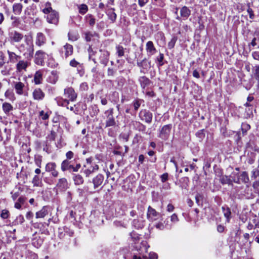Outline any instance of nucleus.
<instances>
[{"label":"nucleus","instance_id":"nucleus-19","mask_svg":"<svg viewBox=\"0 0 259 259\" xmlns=\"http://www.w3.org/2000/svg\"><path fill=\"white\" fill-rule=\"evenodd\" d=\"M62 54H64L65 57L67 58L73 54V48L71 45L66 44L61 49Z\"/></svg>","mask_w":259,"mask_h":259},{"label":"nucleus","instance_id":"nucleus-21","mask_svg":"<svg viewBox=\"0 0 259 259\" xmlns=\"http://www.w3.org/2000/svg\"><path fill=\"white\" fill-rule=\"evenodd\" d=\"M222 212L226 218V222L229 223L231 219L232 218V213L231 209L226 205L222 207Z\"/></svg>","mask_w":259,"mask_h":259},{"label":"nucleus","instance_id":"nucleus-23","mask_svg":"<svg viewBox=\"0 0 259 259\" xmlns=\"http://www.w3.org/2000/svg\"><path fill=\"white\" fill-rule=\"evenodd\" d=\"M191 11L186 6H183L180 9V16L183 20H185L190 16Z\"/></svg>","mask_w":259,"mask_h":259},{"label":"nucleus","instance_id":"nucleus-52","mask_svg":"<svg viewBox=\"0 0 259 259\" xmlns=\"http://www.w3.org/2000/svg\"><path fill=\"white\" fill-rule=\"evenodd\" d=\"M109 19L112 22H114L116 19L117 15L114 12H111L108 14Z\"/></svg>","mask_w":259,"mask_h":259},{"label":"nucleus","instance_id":"nucleus-37","mask_svg":"<svg viewBox=\"0 0 259 259\" xmlns=\"http://www.w3.org/2000/svg\"><path fill=\"white\" fill-rule=\"evenodd\" d=\"M73 179L75 184L77 185L82 184L84 182L82 177L80 175H75Z\"/></svg>","mask_w":259,"mask_h":259},{"label":"nucleus","instance_id":"nucleus-12","mask_svg":"<svg viewBox=\"0 0 259 259\" xmlns=\"http://www.w3.org/2000/svg\"><path fill=\"white\" fill-rule=\"evenodd\" d=\"M242 195L247 199H252L256 196L254 191H253V189L249 185L245 186Z\"/></svg>","mask_w":259,"mask_h":259},{"label":"nucleus","instance_id":"nucleus-5","mask_svg":"<svg viewBox=\"0 0 259 259\" xmlns=\"http://www.w3.org/2000/svg\"><path fill=\"white\" fill-rule=\"evenodd\" d=\"M172 125L170 124L163 126L159 131L158 137L163 140H167L170 135Z\"/></svg>","mask_w":259,"mask_h":259},{"label":"nucleus","instance_id":"nucleus-7","mask_svg":"<svg viewBox=\"0 0 259 259\" xmlns=\"http://www.w3.org/2000/svg\"><path fill=\"white\" fill-rule=\"evenodd\" d=\"M105 113H108V115L107 116V119L106 121V127L115 125L116 121L113 115V109L111 108L109 110L106 111Z\"/></svg>","mask_w":259,"mask_h":259},{"label":"nucleus","instance_id":"nucleus-35","mask_svg":"<svg viewBox=\"0 0 259 259\" xmlns=\"http://www.w3.org/2000/svg\"><path fill=\"white\" fill-rule=\"evenodd\" d=\"M220 182L223 185H232V182H233V181L232 179H231L230 178H229L228 176L226 175H223L220 177Z\"/></svg>","mask_w":259,"mask_h":259},{"label":"nucleus","instance_id":"nucleus-6","mask_svg":"<svg viewBox=\"0 0 259 259\" xmlns=\"http://www.w3.org/2000/svg\"><path fill=\"white\" fill-rule=\"evenodd\" d=\"M64 94L69 101L74 102L76 100L77 94L72 87H67L64 89Z\"/></svg>","mask_w":259,"mask_h":259},{"label":"nucleus","instance_id":"nucleus-25","mask_svg":"<svg viewBox=\"0 0 259 259\" xmlns=\"http://www.w3.org/2000/svg\"><path fill=\"white\" fill-rule=\"evenodd\" d=\"M146 50L149 55H153L156 52V48L152 41H148L146 45Z\"/></svg>","mask_w":259,"mask_h":259},{"label":"nucleus","instance_id":"nucleus-3","mask_svg":"<svg viewBox=\"0 0 259 259\" xmlns=\"http://www.w3.org/2000/svg\"><path fill=\"white\" fill-rule=\"evenodd\" d=\"M87 163L84 165L85 169L83 172L87 177H89L91 174L97 171L99 166L95 163H93L91 158H87Z\"/></svg>","mask_w":259,"mask_h":259},{"label":"nucleus","instance_id":"nucleus-13","mask_svg":"<svg viewBox=\"0 0 259 259\" xmlns=\"http://www.w3.org/2000/svg\"><path fill=\"white\" fill-rule=\"evenodd\" d=\"M57 165L55 162H49L46 165V171L51 172V175L55 178L59 175L58 171L56 170Z\"/></svg>","mask_w":259,"mask_h":259},{"label":"nucleus","instance_id":"nucleus-11","mask_svg":"<svg viewBox=\"0 0 259 259\" xmlns=\"http://www.w3.org/2000/svg\"><path fill=\"white\" fill-rule=\"evenodd\" d=\"M160 214L157 212L155 209L151 206L148 208L147 213V219L150 221H154L157 220L160 217Z\"/></svg>","mask_w":259,"mask_h":259},{"label":"nucleus","instance_id":"nucleus-24","mask_svg":"<svg viewBox=\"0 0 259 259\" xmlns=\"http://www.w3.org/2000/svg\"><path fill=\"white\" fill-rule=\"evenodd\" d=\"M42 74L43 72L41 70H39L35 73L33 77V82L35 84H39L42 83L43 79Z\"/></svg>","mask_w":259,"mask_h":259},{"label":"nucleus","instance_id":"nucleus-51","mask_svg":"<svg viewBox=\"0 0 259 259\" xmlns=\"http://www.w3.org/2000/svg\"><path fill=\"white\" fill-rule=\"evenodd\" d=\"M253 72L255 78L259 80V65H255L254 66Z\"/></svg>","mask_w":259,"mask_h":259},{"label":"nucleus","instance_id":"nucleus-38","mask_svg":"<svg viewBox=\"0 0 259 259\" xmlns=\"http://www.w3.org/2000/svg\"><path fill=\"white\" fill-rule=\"evenodd\" d=\"M11 19L12 20V25L13 27H18L21 24L20 20L19 17L11 16Z\"/></svg>","mask_w":259,"mask_h":259},{"label":"nucleus","instance_id":"nucleus-8","mask_svg":"<svg viewBox=\"0 0 259 259\" xmlns=\"http://www.w3.org/2000/svg\"><path fill=\"white\" fill-rule=\"evenodd\" d=\"M29 60L27 59L26 60H19L16 65L17 72H22L26 71L27 68L30 65Z\"/></svg>","mask_w":259,"mask_h":259},{"label":"nucleus","instance_id":"nucleus-39","mask_svg":"<svg viewBox=\"0 0 259 259\" xmlns=\"http://www.w3.org/2000/svg\"><path fill=\"white\" fill-rule=\"evenodd\" d=\"M155 227L159 230H163L164 228L170 229L171 228V225L166 223L165 225L163 223L159 222L155 225Z\"/></svg>","mask_w":259,"mask_h":259},{"label":"nucleus","instance_id":"nucleus-59","mask_svg":"<svg viewBox=\"0 0 259 259\" xmlns=\"http://www.w3.org/2000/svg\"><path fill=\"white\" fill-rule=\"evenodd\" d=\"M168 179V174L165 172L160 176V180L162 183L165 182Z\"/></svg>","mask_w":259,"mask_h":259},{"label":"nucleus","instance_id":"nucleus-14","mask_svg":"<svg viewBox=\"0 0 259 259\" xmlns=\"http://www.w3.org/2000/svg\"><path fill=\"white\" fill-rule=\"evenodd\" d=\"M110 53L106 50H100L99 60L101 64L106 66L108 63Z\"/></svg>","mask_w":259,"mask_h":259},{"label":"nucleus","instance_id":"nucleus-9","mask_svg":"<svg viewBox=\"0 0 259 259\" xmlns=\"http://www.w3.org/2000/svg\"><path fill=\"white\" fill-rule=\"evenodd\" d=\"M13 86L17 95H25V94H24V90L25 88L24 83L21 81H14L13 82ZM26 95H27V93Z\"/></svg>","mask_w":259,"mask_h":259},{"label":"nucleus","instance_id":"nucleus-16","mask_svg":"<svg viewBox=\"0 0 259 259\" xmlns=\"http://www.w3.org/2000/svg\"><path fill=\"white\" fill-rule=\"evenodd\" d=\"M59 14L56 11H52L50 14L48 15L47 20L49 23L57 25L59 22Z\"/></svg>","mask_w":259,"mask_h":259},{"label":"nucleus","instance_id":"nucleus-36","mask_svg":"<svg viewBox=\"0 0 259 259\" xmlns=\"http://www.w3.org/2000/svg\"><path fill=\"white\" fill-rule=\"evenodd\" d=\"M32 183L34 187H40L42 184L41 178L37 175H35L32 179Z\"/></svg>","mask_w":259,"mask_h":259},{"label":"nucleus","instance_id":"nucleus-29","mask_svg":"<svg viewBox=\"0 0 259 259\" xmlns=\"http://www.w3.org/2000/svg\"><path fill=\"white\" fill-rule=\"evenodd\" d=\"M55 101L58 106L66 107L67 108H69L68 105L69 104V100L67 99H63L62 97H57L55 99Z\"/></svg>","mask_w":259,"mask_h":259},{"label":"nucleus","instance_id":"nucleus-42","mask_svg":"<svg viewBox=\"0 0 259 259\" xmlns=\"http://www.w3.org/2000/svg\"><path fill=\"white\" fill-rule=\"evenodd\" d=\"M116 54L119 57H121L124 55V49L121 46L118 45L116 47Z\"/></svg>","mask_w":259,"mask_h":259},{"label":"nucleus","instance_id":"nucleus-10","mask_svg":"<svg viewBox=\"0 0 259 259\" xmlns=\"http://www.w3.org/2000/svg\"><path fill=\"white\" fill-rule=\"evenodd\" d=\"M139 116L141 120H144L146 123H150L152 120V113L149 111L142 110L139 113Z\"/></svg>","mask_w":259,"mask_h":259},{"label":"nucleus","instance_id":"nucleus-40","mask_svg":"<svg viewBox=\"0 0 259 259\" xmlns=\"http://www.w3.org/2000/svg\"><path fill=\"white\" fill-rule=\"evenodd\" d=\"M68 39L69 40L74 41L78 39V34L76 32L69 31L68 33Z\"/></svg>","mask_w":259,"mask_h":259},{"label":"nucleus","instance_id":"nucleus-18","mask_svg":"<svg viewBox=\"0 0 259 259\" xmlns=\"http://www.w3.org/2000/svg\"><path fill=\"white\" fill-rule=\"evenodd\" d=\"M45 53L42 51H38L35 53L34 62L38 65H42L44 62Z\"/></svg>","mask_w":259,"mask_h":259},{"label":"nucleus","instance_id":"nucleus-47","mask_svg":"<svg viewBox=\"0 0 259 259\" xmlns=\"http://www.w3.org/2000/svg\"><path fill=\"white\" fill-rule=\"evenodd\" d=\"M89 89V85L88 84L85 82H82L79 86V90L80 91L83 92V91H87Z\"/></svg>","mask_w":259,"mask_h":259},{"label":"nucleus","instance_id":"nucleus-34","mask_svg":"<svg viewBox=\"0 0 259 259\" xmlns=\"http://www.w3.org/2000/svg\"><path fill=\"white\" fill-rule=\"evenodd\" d=\"M2 108L4 113L7 115H9V112L13 110V106L8 102H5L3 104Z\"/></svg>","mask_w":259,"mask_h":259},{"label":"nucleus","instance_id":"nucleus-54","mask_svg":"<svg viewBox=\"0 0 259 259\" xmlns=\"http://www.w3.org/2000/svg\"><path fill=\"white\" fill-rule=\"evenodd\" d=\"M146 60L147 59L146 58H144L141 61H138L137 63L138 66L141 68H144L145 66H146Z\"/></svg>","mask_w":259,"mask_h":259},{"label":"nucleus","instance_id":"nucleus-46","mask_svg":"<svg viewBox=\"0 0 259 259\" xmlns=\"http://www.w3.org/2000/svg\"><path fill=\"white\" fill-rule=\"evenodd\" d=\"M50 116V114L48 113V112H45L44 111L42 110L39 112V116L42 119V120H47L49 118Z\"/></svg>","mask_w":259,"mask_h":259},{"label":"nucleus","instance_id":"nucleus-28","mask_svg":"<svg viewBox=\"0 0 259 259\" xmlns=\"http://www.w3.org/2000/svg\"><path fill=\"white\" fill-rule=\"evenodd\" d=\"M141 86L143 89H145L147 87L149 86L151 83V80L147 77L144 76L140 77L139 79Z\"/></svg>","mask_w":259,"mask_h":259},{"label":"nucleus","instance_id":"nucleus-61","mask_svg":"<svg viewBox=\"0 0 259 259\" xmlns=\"http://www.w3.org/2000/svg\"><path fill=\"white\" fill-rule=\"evenodd\" d=\"M170 221L174 223H176L179 221L178 217L176 213H174L171 215Z\"/></svg>","mask_w":259,"mask_h":259},{"label":"nucleus","instance_id":"nucleus-15","mask_svg":"<svg viewBox=\"0 0 259 259\" xmlns=\"http://www.w3.org/2000/svg\"><path fill=\"white\" fill-rule=\"evenodd\" d=\"M32 97L34 100L42 101L45 97V93L40 88H37L33 91Z\"/></svg>","mask_w":259,"mask_h":259},{"label":"nucleus","instance_id":"nucleus-30","mask_svg":"<svg viewBox=\"0 0 259 259\" xmlns=\"http://www.w3.org/2000/svg\"><path fill=\"white\" fill-rule=\"evenodd\" d=\"M48 214V207L44 206L41 210L36 212V218H44Z\"/></svg>","mask_w":259,"mask_h":259},{"label":"nucleus","instance_id":"nucleus-63","mask_svg":"<svg viewBox=\"0 0 259 259\" xmlns=\"http://www.w3.org/2000/svg\"><path fill=\"white\" fill-rule=\"evenodd\" d=\"M141 105V103L139 100H136L134 102V107L136 111H137Z\"/></svg>","mask_w":259,"mask_h":259},{"label":"nucleus","instance_id":"nucleus-4","mask_svg":"<svg viewBox=\"0 0 259 259\" xmlns=\"http://www.w3.org/2000/svg\"><path fill=\"white\" fill-rule=\"evenodd\" d=\"M80 167L81 165L80 163H77L74 165L68 160H63L61 164V169L63 171L69 170L70 172H77Z\"/></svg>","mask_w":259,"mask_h":259},{"label":"nucleus","instance_id":"nucleus-56","mask_svg":"<svg viewBox=\"0 0 259 259\" xmlns=\"http://www.w3.org/2000/svg\"><path fill=\"white\" fill-rule=\"evenodd\" d=\"M24 221V219L23 215H19L18 216L15 220V223L16 224H22Z\"/></svg>","mask_w":259,"mask_h":259},{"label":"nucleus","instance_id":"nucleus-33","mask_svg":"<svg viewBox=\"0 0 259 259\" xmlns=\"http://www.w3.org/2000/svg\"><path fill=\"white\" fill-rule=\"evenodd\" d=\"M85 20L88 22L89 25L91 27H93L96 23V19L95 17L91 14H88L85 16Z\"/></svg>","mask_w":259,"mask_h":259},{"label":"nucleus","instance_id":"nucleus-41","mask_svg":"<svg viewBox=\"0 0 259 259\" xmlns=\"http://www.w3.org/2000/svg\"><path fill=\"white\" fill-rule=\"evenodd\" d=\"M79 13L81 15L85 14L88 11V7L85 4H81L78 6Z\"/></svg>","mask_w":259,"mask_h":259},{"label":"nucleus","instance_id":"nucleus-44","mask_svg":"<svg viewBox=\"0 0 259 259\" xmlns=\"http://www.w3.org/2000/svg\"><path fill=\"white\" fill-rule=\"evenodd\" d=\"M252 187L255 194H259V181H255L252 184Z\"/></svg>","mask_w":259,"mask_h":259},{"label":"nucleus","instance_id":"nucleus-48","mask_svg":"<svg viewBox=\"0 0 259 259\" xmlns=\"http://www.w3.org/2000/svg\"><path fill=\"white\" fill-rule=\"evenodd\" d=\"M10 215V213L9 210L7 209H3L2 211V213L1 214V217L3 219H6L9 218Z\"/></svg>","mask_w":259,"mask_h":259},{"label":"nucleus","instance_id":"nucleus-27","mask_svg":"<svg viewBox=\"0 0 259 259\" xmlns=\"http://www.w3.org/2000/svg\"><path fill=\"white\" fill-rule=\"evenodd\" d=\"M7 53L9 56V59L11 62L15 63L18 61L21 58L19 55L16 54L14 52H11L9 50L7 51Z\"/></svg>","mask_w":259,"mask_h":259},{"label":"nucleus","instance_id":"nucleus-32","mask_svg":"<svg viewBox=\"0 0 259 259\" xmlns=\"http://www.w3.org/2000/svg\"><path fill=\"white\" fill-rule=\"evenodd\" d=\"M23 6L20 3H15L13 6V12L15 15H19L22 10Z\"/></svg>","mask_w":259,"mask_h":259},{"label":"nucleus","instance_id":"nucleus-50","mask_svg":"<svg viewBox=\"0 0 259 259\" xmlns=\"http://www.w3.org/2000/svg\"><path fill=\"white\" fill-rule=\"evenodd\" d=\"M5 56L3 52H0V68H2L5 64Z\"/></svg>","mask_w":259,"mask_h":259},{"label":"nucleus","instance_id":"nucleus-60","mask_svg":"<svg viewBox=\"0 0 259 259\" xmlns=\"http://www.w3.org/2000/svg\"><path fill=\"white\" fill-rule=\"evenodd\" d=\"M70 65L73 67H77V66H79L80 68H81L79 63L78 62H77L74 59L70 61Z\"/></svg>","mask_w":259,"mask_h":259},{"label":"nucleus","instance_id":"nucleus-64","mask_svg":"<svg viewBox=\"0 0 259 259\" xmlns=\"http://www.w3.org/2000/svg\"><path fill=\"white\" fill-rule=\"evenodd\" d=\"M252 56L254 59L259 61V52H253L252 53Z\"/></svg>","mask_w":259,"mask_h":259},{"label":"nucleus","instance_id":"nucleus-43","mask_svg":"<svg viewBox=\"0 0 259 259\" xmlns=\"http://www.w3.org/2000/svg\"><path fill=\"white\" fill-rule=\"evenodd\" d=\"M177 40V37L176 36H174L170 40V41L168 43V48L169 49H172L175 45V44Z\"/></svg>","mask_w":259,"mask_h":259},{"label":"nucleus","instance_id":"nucleus-53","mask_svg":"<svg viewBox=\"0 0 259 259\" xmlns=\"http://www.w3.org/2000/svg\"><path fill=\"white\" fill-rule=\"evenodd\" d=\"M164 59V55L162 53H160L159 56L157 58V60L158 62L159 66H161L163 65V60Z\"/></svg>","mask_w":259,"mask_h":259},{"label":"nucleus","instance_id":"nucleus-45","mask_svg":"<svg viewBox=\"0 0 259 259\" xmlns=\"http://www.w3.org/2000/svg\"><path fill=\"white\" fill-rule=\"evenodd\" d=\"M250 128V126L247 123H243L241 125V129L243 134L246 133Z\"/></svg>","mask_w":259,"mask_h":259},{"label":"nucleus","instance_id":"nucleus-31","mask_svg":"<svg viewBox=\"0 0 259 259\" xmlns=\"http://www.w3.org/2000/svg\"><path fill=\"white\" fill-rule=\"evenodd\" d=\"M84 38L87 41L89 42L93 40L95 37H98V34L95 32L88 31L84 33Z\"/></svg>","mask_w":259,"mask_h":259},{"label":"nucleus","instance_id":"nucleus-57","mask_svg":"<svg viewBox=\"0 0 259 259\" xmlns=\"http://www.w3.org/2000/svg\"><path fill=\"white\" fill-rule=\"evenodd\" d=\"M133 226L136 228L139 229L142 228V225L139 223V220L137 219H134L132 223Z\"/></svg>","mask_w":259,"mask_h":259},{"label":"nucleus","instance_id":"nucleus-20","mask_svg":"<svg viewBox=\"0 0 259 259\" xmlns=\"http://www.w3.org/2000/svg\"><path fill=\"white\" fill-rule=\"evenodd\" d=\"M57 187L61 191H65L68 188V183L65 178L59 179L57 184Z\"/></svg>","mask_w":259,"mask_h":259},{"label":"nucleus","instance_id":"nucleus-55","mask_svg":"<svg viewBox=\"0 0 259 259\" xmlns=\"http://www.w3.org/2000/svg\"><path fill=\"white\" fill-rule=\"evenodd\" d=\"M116 72V70L114 68H108L107 70V75L109 76H113Z\"/></svg>","mask_w":259,"mask_h":259},{"label":"nucleus","instance_id":"nucleus-49","mask_svg":"<svg viewBox=\"0 0 259 259\" xmlns=\"http://www.w3.org/2000/svg\"><path fill=\"white\" fill-rule=\"evenodd\" d=\"M63 231L65 232V235H67L69 237L72 236L74 234V232L72 230L66 227L63 228Z\"/></svg>","mask_w":259,"mask_h":259},{"label":"nucleus","instance_id":"nucleus-17","mask_svg":"<svg viewBox=\"0 0 259 259\" xmlns=\"http://www.w3.org/2000/svg\"><path fill=\"white\" fill-rule=\"evenodd\" d=\"M104 179V176L100 174L95 177L92 180V183L94 185V188L96 189L100 186H101L103 183Z\"/></svg>","mask_w":259,"mask_h":259},{"label":"nucleus","instance_id":"nucleus-1","mask_svg":"<svg viewBox=\"0 0 259 259\" xmlns=\"http://www.w3.org/2000/svg\"><path fill=\"white\" fill-rule=\"evenodd\" d=\"M20 51L23 53V56L27 60H31L33 56L34 45L30 38H26L25 42L21 45Z\"/></svg>","mask_w":259,"mask_h":259},{"label":"nucleus","instance_id":"nucleus-62","mask_svg":"<svg viewBox=\"0 0 259 259\" xmlns=\"http://www.w3.org/2000/svg\"><path fill=\"white\" fill-rule=\"evenodd\" d=\"M65 235V234L63 231V229L59 228V232H58V237L60 239H62L64 237Z\"/></svg>","mask_w":259,"mask_h":259},{"label":"nucleus","instance_id":"nucleus-2","mask_svg":"<svg viewBox=\"0 0 259 259\" xmlns=\"http://www.w3.org/2000/svg\"><path fill=\"white\" fill-rule=\"evenodd\" d=\"M230 177L233 179V182L237 184H240L241 183L247 184L250 182L248 173L246 171L233 172Z\"/></svg>","mask_w":259,"mask_h":259},{"label":"nucleus","instance_id":"nucleus-26","mask_svg":"<svg viewBox=\"0 0 259 259\" xmlns=\"http://www.w3.org/2000/svg\"><path fill=\"white\" fill-rule=\"evenodd\" d=\"M46 37L42 33L39 32L37 34L35 42L36 45L41 46L46 43Z\"/></svg>","mask_w":259,"mask_h":259},{"label":"nucleus","instance_id":"nucleus-22","mask_svg":"<svg viewBox=\"0 0 259 259\" xmlns=\"http://www.w3.org/2000/svg\"><path fill=\"white\" fill-rule=\"evenodd\" d=\"M10 38L12 41L19 42L23 39V35L18 31H15L11 33Z\"/></svg>","mask_w":259,"mask_h":259},{"label":"nucleus","instance_id":"nucleus-58","mask_svg":"<svg viewBox=\"0 0 259 259\" xmlns=\"http://www.w3.org/2000/svg\"><path fill=\"white\" fill-rule=\"evenodd\" d=\"M5 96L9 99H11L14 96V94L12 91L8 90L5 93Z\"/></svg>","mask_w":259,"mask_h":259}]
</instances>
